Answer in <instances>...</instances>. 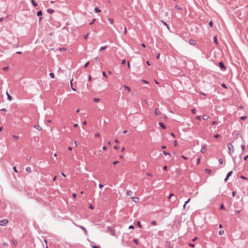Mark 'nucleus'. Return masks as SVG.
<instances>
[{"label": "nucleus", "instance_id": "f3484780", "mask_svg": "<svg viewBox=\"0 0 248 248\" xmlns=\"http://www.w3.org/2000/svg\"><path fill=\"white\" fill-rule=\"evenodd\" d=\"M47 12L49 14H52L54 13V10L51 9H48L47 10Z\"/></svg>", "mask_w": 248, "mask_h": 248}, {"label": "nucleus", "instance_id": "393cba45", "mask_svg": "<svg viewBox=\"0 0 248 248\" xmlns=\"http://www.w3.org/2000/svg\"><path fill=\"white\" fill-rule=\"evenodd\" d=\"M37 15L38 16H41L42 15V12L41 11H39L37 12Z\"/></svg>", "mask_w": 248, "mask_h": 248}, {"label": "nucleus", "instance_id": "2f4dec72", "mask_svg": "<svg viewBox=\"0 0 248 248\" xmlns=\"http://www.w3.org/2000/svg\"><path fill=\"white\" fill-rule=\"evenodd\" d=\"M162 22L164 24V25H165L167 27V28L168 29H169V27L168 25L166 22H165L164 21H162Z\"/></svg>", "mask_w": 248, "mask_h": 248}, {"label": "nucleus", "instance_id": "13d9d810", "mask_svg": "<svg viewBox=\"0 0 248 248\" xmlns=\"http://www.w3.org/2000/svg\"><path fill=\"white\" fill-rule=\"evenodd\" d=\"M72 196H73V198H74V199H75V198H76V197H77V195H76L75 193H73V194H72Z\"/></svg>", "mask_w": 248, "mask_h": 248}, {"label": "nucleus", "instance_id": "20e7f679", "mask_svg": "<svg viewBox=\"0 0 248 248\" xmlns=\"http://www.w3.org/2000/svg\"><path fill=\"white\" fill-rule=\"evenodd\" d=\"M219 66L221 69L225 70L226 69V67L225 66L224 63L222 62H220L219 63Z\"/></svg>", "mask_w": 248, "mask_h": 248}, {"label": "nucleus", "instance_id": "5fc2aeb1", "mask_svg": "<svg viewBox=\"0 0 248 248\" xmlns=\"http://www.w3.org/2000/svg\"><path fill=\"white\" fill-rule=\"evenodd\" d=\"M88 36H89V34L88 33V34H86L85 35H84V38L85 39H87V38L88 37Z\"/></svg>", "mask_w": 248, "mask_h": 248}, {"label": "nucleus", "instance_id": "72a5a7b5", "mask_svg": "<svg viewBox=\"0 0 248 248\" xmlns=\"http://www.w3.org/2000/svg\"><path fill=\"white\" fill-rule=\"evenodd\" d=\"M219 162L220 164H222L223 163V160L221 158L219 159Z\"/></svg>", "mask_w": 248, "mask_h": 248}, {"label": "nucleus", "instance_id": "1a4fd4ad", "mask_svg": "<svg viewBox=\"0 0 248 248\" xmlns=\"http://www.w3.org/2000/svg\"><path fill=\"white\" fill-rule=\"evenodd\" d=\"M34 127L39 131H41L42 129V127L38 125H34Z\"/></svg>", "mask_w": 248, "mask_h": 248}, {"label": "nucleus", "instance_id": "2eb2a0df", "mask_svg": "<svg viewBox=\"0 0 248 248\" xmlns=\"http://www.w3.org/2000/svg\"><path fill=\"white\" fill-rule=\"evenodd\" d=\"M108 21L109 22L110 24H113V23H114L113 19L111 18H108Z\"/></svg>", "mask_w": 248, "mask_h": 248}, {"label": "nucleus", "instance_id": "c756f323", "mask_svg": "<svg viewBox=\"0 0 248 248\" xmlns=\"http://www.w3.org/2000/svg\"><path fill=\"white\" fill-rule=\"evenodd\" d=\"M214 41L217 44H218L217 41V37L216 36H214Z\"/></svg>", "mask_w": 248, "mask_h": 248}, {"label": "nucleus", "instance_id": "b1692460", "mask_svg": "<svg viewBox=\"0 0 248 248\" xmlns=\"http://www.w3.org/2000/svg\"><path fill=\"white\" fill-rule=\"evenodd\" d=\"M49 76L52 78H55V75L53 73H50L49 74Z\"/></svg>", "mask_w": 248, "mask_h": 248}, {"label": "nucleus", "instance_id": "6e6552de", "mask_svg": "<svg viewBox=\"0 0 248 248\" xmlns=\"http://www.w3.org/2000/svg\"><path fill=\"white\" fill-rule=\"evenodd\" d=\"M189 43L191 45H195L196 44V41L194 40L190 39L189 40Z\"/></svg>", "mask_w": 248, "mask_h": 248}, {"label": "nucleus", "instance_id": "412c9836", "mask_svg": "<svg viewBox=\"0 0 248 248\" xmlns=\"http://www.w3.org/2000/svg\"><path fill=\"white\" fill-rule=\"evenodd\" d=\"M205 171L207 173H209V174H210L212 172V170H209V169H206L205 170Z\"/></svg>", "mask_w": 248, "mask_h": 248}, {"label": "nucleus", "instance_id": "9b49d317", "mask_svg": "<svg viewBox=\"0 0 248 248\" xmlns=\"http://www.w3.org/2000/svg\"><path fill=\"white\" fill-rule=\"evenodd\" d=\"M159 124L163 129H166V127L163 123L160 122Z\"/></svg>", "mask_w": 248, "mask_h": 248}, {"label": "nucleus", "instance_id": "bb28decb", "mask_svg": "<svg viewBox=\"0 0 248 248\" xmlns=\"http://www.w3.org/2000/svg\"><path fill=\"white\" fill-rule=\"evenodd\" d=\"M163 154L165 155H169V156H170V154L169 153L166 152V151H163Z\"/></svg>", "mask_w": 248, "mask_h": 248}, {"label": "nucleus", "instance_id": "e433bc0d", "mask_svg": "<svg viewBox=\"0 0 248 248\" xmlns=\"http://www.w3.org/2000/svg\"><path fill=\"white\" fill-rule=\"evenodd\" d=\"M241 148L242 149L243 151L245 150V145L243 144V145H241Z\"/></svg>", "mask_w": 248, "mask_h": 248}, {"label": "nucleus", "instance_id": "5701e85b", "mask_svg": "<svg viewBox=\"0 0 248 248\" xmlns=\"http://www.w3.org/2000/svg\"><path fill=\"white\" fill-rule=\"evenodd\" d=\"M26 170L29 172L31 171V168L30 167H28L26 168Z\"/></svg>", "mask_w": 248, "mask_h": 248}, {"label": "nucleus", "instance_id": "3c124183", "mask_svg": "<svg viewBox=\"0 0 248 248\" xmlns=\"http://www.w3.org/2000/svg\"><path fill=\"white\" fill-rule=\"evenodd\" d=\"M13 170H14V171H15L16 172H18L16 167H13Z\"/></svg>", "mask_w": 248, "mask_h": 248}, {"label": "nucleus", "instance_id": "0eeeda50", "mask_svg": "<svg viewBox=\"0 0 248 248\" xmlns=\"http://www.w3.org/2000/svg\"><path fill=\"white\" fill-rule=\"evenodd\" d=\"M131 198L133 202H138L139 200V198L136 197H132Z\"/></svg>", "mask_w": 248, "mask_h": 248}, {"label": "nucleus", "instance_id": "dca6fc26", "mask_svg": "<svg viewBox=\"0 0 248 248\" xmlns=\"http://www.w3.org/2000/svg\"><path fill=\"white\" fill-rule=\"evenodd\" d=\"M132 194H133V192L131 190H127V192H126V194L128 196H131V195H132Z\"/></svg>", "mask_w": 248, "mask_h": 248}, {"label": "nucleus", "instance_id": "423d86ee", "mask_svg": "<svg viewBox=\"0 0 248 248\" xmlns=\"http://www.w3.org/2000/svg\"><path fill=\"white\" fill-rule=\"evenodd\" d=\"M232 171H230L227 175V176L226 177V178L225 179V181H227V180H228V178L232 175Z\"/></svg>", "mask_w": 248, "mask_h": 248}, {"label": "nucleus", "instance_id": "aec40b11", "mask_svg": "<svg viewBox=\"0 0 248 248\" xmlns=\"http://www.w3.org/2000/svg\"><path fill=\"white\" fill-rule=\"evenodd\" d=\"M151 224L152 225V226H155L157 224L156 222L155 221V220H153L151 221Z\"/></svg>", "mask_w": 248, "mask_h": 248}, {"label": "nucleus", "instance_id": "c9c22d12", "mask_svg": "<svg viewBox=\"0 0 248 248\" xmlns=\"http://www.w3.org/2000/svg\"><path fill=\"white\" fill-rule=\"evenodd\" d=\"M100 100V99L99 98H94L93 101L95 102H99Z\"/></svg>", "mask_w": 248, "mask_h": 248}, {"label": "nucleus", "instance_id": "58836bf2", "mask_svg": "<svg viewBox=\"0 0 248 248\" xmlns=\"http://www.w3.org/2000/svg\"><path fill=\"white\" fill-rule=\"evenodd\" d=\"M102 75H103V76L104 77H105V78H107V75H106V73H105L104 71H103V72H102Z\"/></svg>", "mask_w": 248, "mask_h": 248}, {"label": "nucleus", "instance_id": "a878e982", "mask_svg": "<svg viewBox=\"0 0 248 248\" xmlns=\"http://www.w3.org/2000/svg\"><path fill=\"white\" fill-rule=\"evenodd\" d=\"M137 224L138 226V227H140V228H142V226H141V225L140 224V221H137Z\"/></svg>", "mask_w": 248, "mask_h": 248}, {"label": "nucleus", "instance_id": "052dcab7", "mask_svg": "<svg viewBox=\"0 0 248 248\" xmlns=\"http://www.w3.org/2000/svg\"><path fill=\"white\" fill-rule=\"evenodd\" d=\"M142 81L143 83H146V84L148 83V81H147L146 80H144V79H142Z\"/></svg>", "mask_w": 248, "mask_h": 248}, {"label": "nucleus", "instance_id": "7ed1b4c3", "mask_svg": "<svg viewBox=\"0 0 248 248\" xmlns=\"http://www.w3.org/2000/svg\"><path fill=\"white\" fill-rule=\"evenodd\" d=\"M206 151H207L206 146L205 145H203L202 146V149H201V152L202 153H205L206 152Z\"/></svg>", "mask_w": 248, "mask_h": 248}, {"label": "nucleus", "instance_id": "ddd939ff", "mask_svg": "<svg viewBox=\"0 0 248 248\" xmlns=\"http://www.w3.org/2000/svg\"><path fill=\"white\" fill-rule=\"evenodd\" d=\"M202 119L204 120H207L209 119V116L208 115H203L202 116Z\"/></svg>", "mask_w": 248, "mask_h": 248}, {"label": "nucleus", "instance_id": "0e129e2a", "mask_svg": "<svg viewBox=\"0 0 248 248\" xmlns=\"http://www.w3.org/2000/svg\"><path fill=\"white\" fill-rule=\"evenodd\" d=\"M220 209H224V205L223 204H221V205L220 206Z\"/></svg>", "mask_w": 248, "mask_h": 248}, {"label": "nucleus", "instance_id": "7c9ffc66", "mask_svg": "<svg viewBox=\"0 0 248 248\" xmlns=\"http://www.w3.org/2000/svg\"><path fill=\"white\" fill-rule=\"evenodd\" d=\"M59 50H60V51H65V50H66V48H65V47L60 48L59 49Z\"/></svg>", "mask_w": 248, "mask_h": 248}, {"label": "nucleus", "instance_id": "4d7b16f0", "mask_svg": "<svg viewBox=\"0 0 248 248\" xmlns=\"http://www.w3.org/2000/svg\"><path fill=\"white\" fill-rule=\"evenodd\" d=\"M200 158H199L197 159L196 163L197 164H199L200 163Z\"/></svg>", "mask_w": 248, "mask_h": 248}, {"label": "nucleus", "instance_id": "f257e3e1", "mask_svg": "<svg viewBox=\"0 0 248 248\" xmlns=\"http://www.w3.org/2000/svg\"><path fill=\"white\" fill-rule=\"evenodd\" d=\"M227 147L228 149V153L231 155L234 152V148L233 146L230 143L227 144Z\"/></svg>", "mask_w": 248, "mask_h": 248}, {"label": "nucleus", "instance_id": "4be33fe9", "mask_svg": "<svg viewBox=\"0 0 248 248\" xmlns=\"http://www.w3.org/2000/svg\"><path fill=\"white\" fill-rule=\"evenodd\" d=\"M94 11L96 13H100L101 12V10L99 9L97 7L95 8Z\"/></svg>", "mask_w": 248, "mask_h": 248}, {"label": "nucleus", "instance_id": "de8ad7c7", "mask_svg": "<svg viewBox=\"0 0 248 248\" xmlns=\"http://www.w3.org/2000/svg\"><path fill=\"white\" fill-rule=\"evenodd\" d=\"M241 178L243 179L247 180V178L243 175L241 176Z\"/></svg>", "mask_w": 248, "mask_h": 248}, {"label": "nucleus", "instance_id": "a19ab883", "mask_svg": "<svg viewBox=\"0 0 248 248\" xmlns=\"http://www.w3.org/2000/svg\"><path fill=\"white\" fill-rule=\"evenodd\" d=\"M219 136H219V135H218V134H216V135H215L214 136V137L215 138H219Z\"/></svg>", "mask_w": 248, "mask_h": 248}, {"label": "nucleus", "instance_id": "69168bd1", "mask_svg": "<svg viewBox=\"0 0 248 248\" xmlns=\"http://www.w3.org/2000/svg\"><path fill=\"white\" fill-rule=\"evenodd\" d=\"M102 149L103 150H104V151L106 150L107 149L106 146H103V147H102Z\"/></svg>", "mask_w": 248, "mask_h": 248}, {"label": "nucleus", "instance_id": "9d476101", "mask_svg": "<svg viewBox=\"0 0 248 248\" xmlns=\"http://www.w3.org/2000/svg\"><path fill=\"white\" fill-rule=\"evenodd\" d=\"M78 227L84 231L85 234L87 233V231L85 227L82 226H79Z\"/></svg>", "mask_w": 248, "mask_h": 248}, {"label": "nucleus", "instance_id": "8fccbe9b", "mask_svg": "<svg viewBox=\"0 0 248 248\" xmlns=\"http://www.w3.org/2000/svg\"><path fill=\"white\" fill-rule=\"evenodd\" d=\"M177 145H178V144H177V141H176V140H174V145L175 146H177Z\"/></svg>", "mask_w": 248, "mask_h": 248}, {"label": "nucleus", "instance_id": "338daca9", "mask_svg": "<svg viewBox=\"0 0 248 248\" xmlns=\"http://www.w3.org/2000/svg\"><path fill=\"white\" fill-rule=\"evenodd\" d=\"M221 86H222L223 87H224V88H227V87H226V85H225V84H224V83L222 84H221Z\"/></svg>", "mask_w": 248, "mask_h": 248}, {"label": "nucleus", "instance_id": "4468645a", "mask_svg": "<svg viewBox=\"0 0 248 248\" xmlns=\"http://www.w3.org/2000/svg\"><path fill=\"white\" fill-rule=\"evenodd\" d=\"M124 88L125 90H126L127 91H128V92H130L131 89L129 87L125 85V86H124Z\"/></svg>", "mask_w": 248, "mask_h": 248}, {"label": "nucleus", "instance_id": "cd10ccee", "mask_svg": "<svg viewBox=\"0 0 248 248\" xmlns=\"http://www.w3.org/2000/svg\"><path fill=\"white\" fill-rule=\"evenodd\" d=\"M247 119V117L245 116L241 117V118H240V119L243 121H244V120H246Z\"/></svg>", "mask_w": 248, "mask_h": 248}, {"label": "nucleus", "instance_id": "37998d69", "mask_svg": "<svg viewBox=\"0 0 248 248\" xmlns=\"http://www.w3.org/2000/svg\"><path fill=\"white\" fill-rule=\"evenodd\" d=\"M191 112L193 114H195L196 113V109L195 108H193L191 110Z\"/></svg>", "mask_w": 248, "mask_h": 248}, {"label": "nucleus", "instance_id": "473e14b6", "mask_svg": "<svg viewBox=\"0 0 248 248\" xmlns=\"http://www.w3.org/2000/svg\"><path fill=\"white\" fill-rule=\"evenodd\" d=\"M13 137L15 139H16V140H18V139H19L18 136H16V135H13Z\"/></svg>", "mask_w": 248, "mask_h": 248}, {"label": "nucleus", "instance_id": "6e6d98bb", "mask_svg": "<svg viewBox=\"0 0 248 248\" xmlns=\"http://www.w3.org/2000/svg\"><path fill=\"white\" fill-rule=\"evenodd\" d=\"M129 229H134V227L133 225H130V226H129Z\"/></svg>", "mask_w": 248, "mask_h": 248}, {"label": "nucleus", "instance_id": "a18cd8bd", "mask_svg": "<svg viewBox=\"0 0 248 248\" xmlns=\"http://www.w3.org/2000/svg\"><path fill=\"white\" fill-rule=\"evenodd\" d=\"M126 62V61L125 59H124L122 62V64H124Z\"/></svg>", "mask_w": 248, "mask_h": 248}, {"label": "nucleus", "instance_id": "39448f33", "mask_svg": "<svg viewBox=\"0 0 248 248\" xmlns=\"http://www.w3.org/2000/svg\"><path fill=\"white\" fill-rule=\"evenodd\" d=\"M160 113L161 112H160V110H159L158 108H156L155 109V114L156 115H157V116L159 115L160 114Z\"/></svg>", "mask_w": 248, "mask_h": 248}, {"label": "nucleus", "instance_id": "f03ea898", "mask_svg": "<svg viewBox=\"0 0 248 248\" xmlns=\"http://www.w3.org/2000/svg\"><path fill=\"white\" fill-rule=\"evenodd\" d=\"M8 223V220L7 219H3L0 220V225L4 226Z\"/></svg>", "mask_w": 248, "mask_h": 248}, {"label": "nucleus", "instance_id": "6ab92c4d", "mask_svg": "<svg viewBox=\"0 0 248 248\" xmlns=\"http://www.w3.org/2000/svg\"><path fill=\"white\" fill-rule=\"evenodd\" d=\"M31 3L34 7L37 6V3L34 0H31Z\"/></svg>", "mask_w": 248, "mask_h": 248}, {"label": "nucleus", "instance_id": "c85d7f7f", "mask_svg": "<svg viewBox=\"0 0 248 248\" xmlns=\"http://www.w3.org/2000/svg\"><path fill=\"white\" fill-rule=\"evenodd\" d=\"M218 233H219V234L221 235H222V234H224V231H223V230H220V231H219V232H218Z\"/></svg>", "mask_w": 248, "mask_h": 248}, {"label": "nucleus", "instance_id": "09e8293b", "mask_svg": "<svg viewBox=\"0 0 248 248\" xmlns=\"http://www.w3.org/2000/svg\"><path fill=\"white\" fill-rule=\"evenodd\" d=\"M89 64V62H87V63L84 65V67H85V68H86V67L88 66Z\"/></svg>", "mask_w": 248, "mask_h": 248}, {"label": "nucleus", "instance_id": "f8f14e48", "mask_svg": "<svg viewBox=\"0 0 248 248\" xmlns=\"http://www.w3.org/2000/svg\"><path fill=\"white\" fill-rule=\"evenodd\" d=\"M6 95L7 96V98L9 101L12 100V97L8 93V92L6 93Z\"/></svg>", "mask_w": 248, "mask_h": 248}, {"label": "nucleus", "instance_id": "774afa93", "mask_svg": "<svg viewBox=\"0 0 248 248\" xmlns=\"http://www.w3.org/2000/svg\"><path fill=\"white\" fill-rule=\"evenodd\" d=\"M92 248H99V247H98L97 246H95V245L92 246Z\"/></svg>", "mask_w": 248, "mask_h": 248}, {"label": "nucleus", "instance_id": "864d4df0", "mask_svg": "<svg viewBox=\"0 0 248 248\" xmlns=\"http://www.w3.org/2000/svg\"><path fill=\"white\" fill-rule=\"evenodd\" d=\"M236 192H235V191H233V192H232V196H233V197H234V196H235V195H236Z\"/></svg>", "mask_w": 248, "mask_h": 248}, {"label": "nucleus", "instance_id": "e2e57ef3", "mask_svg": "<svg viewBox=\"0 0 248 248\" xmlns=\"http://www.w3.org/2000/svg\"><path fill=\"white\" fill-rule=\"evenodd\" d=\"M119 163V161H114V162H113V165H115L117 164V163Z\"/></svg>", "mask_w": 248, "mask_h": 248}, {"label": "nucleus", "instance_id": "79ce46f5", "mask_svg": "<svg viewBox=\"0 0 248 248\" xmlns=\"http://www.w3.org/2000/svg\"><path fill=\"white\" fill-rule=\"evenodd\" d=\"M209 25L212 27L213 26V22L212 21H210L209 23Z\"/></svg>", "mask_w": 248, "mask_h": 248}, {"label": "nucleus", "instance_id": "680f3d73", "mask_svg": "<svg viewBox=\"0 0 248 248\" xmlns=\"http://www.w3.org/2000/svg\"><path fill=\"white\" fill-rule=\"evenodd\" d=\"M124 33L125 34H126L127 33V29H126V28L125 27L124 29Z\"/></svg>", "mask_w": 248, "mask_h": 248}, {"label": "nucleus", "instance_id": "a211bd4d", "mask_svg": "<svg viewBox=\"0 0 248 248\" xmlns=\"http://www.w3.org/2000/svg\"><path fill=\"white\" fill-rule=\"evenodd\" d=\"M107 48V46H102L100 48L99 51H101L104 50L105 49H106Z\"/></svg>", "mask_w": 248, "mask_h": 248}, {"label": "nucleus", "instance_id": "c03bdc74", "mask_svg": "<svg viewBox=\"0 0 248 248\" xmlns=\"http://www.w3.org/2000/svg\"><path fill=\"white\" fill-rule=\"evenodd\" d=\"M89 208L92 210H93L94 209V207L92 204H90L89 206Z\"/></svg>", "mask_w": 248, "mask_h": 248}, {"label": "nucleus", "instance_id": "ea45409f", "mask_svg": "<svg viewBox=\"0 0 248 248\" xmlns=\"http://www.w3.org/2000/svg\"><path fill=\"white\" fill-rule=\"evenodd\" d=\"M72 86H73V83H72V81H71V87H72V90H73V91H76V89H75V88H73V87H72Z\"/></svg>", "mask_w": 248, "mask_h": 248}, {"label": "nucleus", "instance_id": "49530a36", "mask_svg": "<svg viewBox=\"0 0 248 248\" xmlns=\"http://www.w3.org/2000/svg\"><path fill=\"white\" fill-rule=\"evenodd\" d=\"M133 241H134L135 243H136V244H138V240L137 239H133Z\"/></svg>", "mask_w": 248, "mask_h": 248}, {"label": "nucleus", "instance_id": "f704fd0d", "mask_svg": "<svg viewBox=\"0 0 248 248\" xmlns=\"http://www.w3.org/2000/svg\"><path fill=\"white\" fill-rule=\"evenodd\" d=\"M175 8L176 9H177V10H181V8L178 5H176L175 6Z\"/></svg>", "mask_w": 248, "mask_h": 248}, {"label": "nucleus", "instance_id": "bf43d9fd", "mask_svg": "<svg viewBox=\"0 0 248 248\" xmlns=\"http://www.w3.org/2000/svg\"><path fill=\"white\" fill-rule=\"evenodd\" d=\"M196 118L197 119H198V120H201V116H197L196 117Z\"/></svg>", "mask_w": 248, "mask_h": 248}, {"label": "nucleus", "instance_id": "4c0bfd02", "mask_svg": "<svg viewBox=\"0 0 248 248\" xmlns=\"http://www.w3.org/2000/svg\"><path fill=\"white\" fill-rule=\"evenodd\" d=\"M95 137H98L100 136V134L99 133H96L94 135Z\"/></svg>", "mask_w": 248, "mask_h": 248}, {"label": "nucleus", "instance_id": "603ef678", "mask_svg": "<svg viewBox=\"0 0 248 248\" xmlns=\"http://www.w3.org/2000/svg\"><path fill=\"white\" fill-rule=\"evenodd\" d=\"M95 60L96 61H99L100 60V58H99V57H96L95 58Z\"/></svg>", "mask_w": 248, "mask_h": 248}]
</instances>
